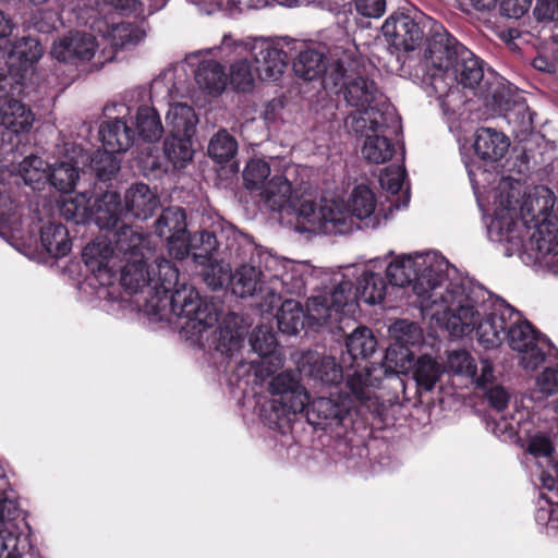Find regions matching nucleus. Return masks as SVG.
Here are the masks:
<instances>
[{
	"label": "nucleus",
	"instance_id": "obj_1",
	"mask_svg": "<svg viewBox=\"0 0 558 558\" xmlns=\"http://www.w3.org/2000/svg\"><path fill=\"white\" fill-rule=\"evenodd\" d=\"M484 291L466 288L456 281L448 286L447 301L442 305L446 329L454 337L470 336L473 331L485 349L499 347L506 339L508 322L518 316L510 305L487 304Z\"/></svg>",
	"mask_w": 558,
	"mask_h": 558
},
{
	"label": "nucleus",
	"instance_id": "obj_2",
	"mask_svg": "<svg viewBox=\"0 0 558 558\" xmlns=\"http://www.w3.org/2000/svg\"><path fill=\"white\" fill-rule=\"evenodd\" d=\"M155 265L156 268L150 270L154 281L147 300L153 314L169 307L178 318L186 319L182 328L192 333H202L218 322L217 304L203 300L194 287L180 283V271L174 263L157 257Z\"/></svg>",
	"mask_w": 558,
	"mask_h": 558
},
{
	"label": "nucleus",
	"instance_id": "obj_3",
	"mask_svg": "<svg viewBox=\"0 0 558 558\" xmlns=\"http://www.w3.org/2000/svg\"><path fill=\"white\" fill-rule=\"evenodd\" d=\"M423 268H416L417 263L410 256H402L390 262L386 268V278L391 286H412L413 292L429 305H444L447 301L448 286L456 281L449 279L447 264L434 262Z\"/></svg>",
	"mask_w": 558,
	"mask_h": 558
},
{
	"label": "nucleus",
	"instance_id": "obj_4",
	"mask_svg": "<svg viewBox=\"0 0 558 558\" xmlns=\"http://www.w3.org/2000/svg\"><path fill=\"white\" fill-rule=\"evenodd\" d=\"M155 233L166 240L169 255L182 260L192 255L194 262H205L218 246L215 232L199 230L187 231L186 213L181 207L163 208L154 225Z\"/></svg>",
	"mask_w": 558,
	"mask_h": 558
},
{
	"label": "nucleus",
	"instance_id": "obj_5",
	"mask_svg": "<svg viewBox=\"0 0 558 558\" xmlns=\"http://www.w3.org/2000/svg\"><path fill=\"white\" fill-rule=\"evenodd\" d=\"M60 215L75 225H86L94 221L107 234H112L128 226L122 216L125 209L118 192L106 191L101 195H89L81 192L74 197H64L59 206Z\"/></svg>",
	"mask_w": 558,
	"mask_h": 558
},
{
	"label": "nucleus",
	"instance_id": "obj_6",
	"mask_svg": "<svg viewBox=\"0 0 558 558\" xmlns=\"http://www.w3.org/2000/svg\"><path fill=\"white\" fill-rule=\"evenodd\" d=\"M112 241L121 253V259L125 265L120 268V282L124 291L135 294L143 288L150 289L151 278L147 260L151 256V247L148 236L134 230L131 226H124L113 233Z\"/></svg>",
	"mask_w": 558,
	"mask_h": 558
},
{
	"label": "nucleus",
	"instance_id": "obj_7",
	"mask_svg": "<svg viewBox=\"0 0 558 558\" xmlns=\"http://www.w3.org/2000/svg\"><path fill=\"white\" fill-rule=\"evenodd\" d=\"M269 392L271 400L262 411L271 428L281 429L288 426L308 405L310 393L299 376L291 371L275 376L269 383Z\"/></svg>",
	"mask_w": 558,
	"mask_h": 558
},
{
	"label": "nucleus",
	"instance_id": "obj_8",
	"mask_svg": "<svg viewBox=\"0 0 558 558\" xmlns=\"http://www.w3.org/2000/svg\"><path fill=\"white\" fill-rule=\"evenodd\" d=\"M545 195H529L521 205V216L529 228H535L531 236L532 250H535L538 257L545 258L558 254V222L553 221L555 197L547 187L541 189Z\"/></svg>",
	"mask_w": 558,
	"mask_h": 558
},
{
	"label": "nucleus",
	"instance_id": "obj_9",
	"mask_svg": "<svg viewBox=\"0 0 558 558\" xmlns=\"http://www.w3.org/2000/svg\"><path fill=\"white\" fill-rule=\"evenodd\" d=\"M456 85L477 89L478 95L497 100V90L493 89L488 78L485 77L483 60L468 48L462 50L458 62L447 72L445 78H436V82L433 83V92L437 98H442Z\"/></svg>",
	"mask_w": 558,
	"mask_h": 558
},
{
	"label": "nucleus",
	"instance_id": "obj_10",
	"mask_svg": "<svg viewBox=\"0 0 558 558\" xmlns=\"http://www.w3.org/2000/svg\"><path fill=\"white\" fill-rule=\"evenodd\" d=\"M359 300L356 284L342 278L329 295L319 294L307 300L306 311L310 327L318 329L339 322L341 314L350 312Z\"/></svg>",
	"mask_w": 558,
	"mask_h": 558
},
{
	"label": "nucleus",
	"instance_id": "obj_11",
	"mask_svg": "<svg viewBox=\"0 0 558 558\" xmlns=\"http://www.w3.org/2000/svg\"><path fill=\"white\" fill-rule=\"evenodd\" d=\"M435 29L433 35L426 39L422 62L424 64L423 82L430 86L436 78H445L447 72L458 62L462 50H465L451 34L444 27Z\"/></svg>",
	"mask_w": 558,
	"mask_h": 558
},
{
	"label": "nucleus",
	"instance_id": "obj_12",
	"mask_svg": "<svg viewBox=\"0 0 558 558\" xmlns=\"http://www.w3.org/2000/svg\"><path fill=\"white\" fill-rule=\"evenodd\" d=\"M506 339L509 347L520 353V364L524 369L535 371L545 362V347L550 340L537 330L531 322L522 319L520 313L508 322Z\"/></svg>",
	"mask_w": 558,
	"mask_h": 558
},
{
	"label": "nucleus",
	"instance_id": "obj_13",
	"mask_svg": "<svg viewBox=\"0 0 558 558\" xmlns=\"http://www.w3.org/2000/svg\"><path fill=\"white\" fill-rule=\"evenodd\" d=\"M381 31L387 43L397 51H414L425 38L421 21L416 16L400 11L387 17Z\"/></svg>",
	"mask_w": 558,
	"mask_h": 558
},
{
	"label": "nucleus",
	"instance_id": "obj_14",
	"mask_svg": "<svg viewBox=\"0 0 558 558\" xmlns=\"http://www.w3.org/2000/svg\"><path fill=\"white\" fill-rule=\"evenodd\" d=\"M327 81H331L335 87L341 85L343 97L348 105L361 111L364 110L367 118L377 117L380 113L367 111L378 93L376 83L373 80L365 76H356L348 80L347 70L342 62L338 60L335 64V69L328 75Z\"/></svg>",
	"mask_w": 558,
	"mask_h": 558
},
{
	"label": "nucleus",
	"instance_id": "obj_15",
	"mask_svg": "<svg viewBox=\"0 0 558 558\" xmlns=\"http://www.w3.org/2000/svg\"><path fill=\"white\" fill-rule=\"evenodd\" d=\"M355 130L361 133L367 129L372 134H365V142L362 148L364 158L373 163L379 165L390 160L395 155V146L386 135L388 128L383 113L378 117H361L355 120Z\"/></svg>",
	"mask_w": 558,
	"mask_h": 558
},
{
	"label": "nucleus",
	"instance_id": "obj_16",
	"mask_svg": "<svg viewBox=\"0 0 558 558\" xmlns=\"http://www.w3.org/2000/svg\"><path fill=\"white\" fill-rule=\"evenodd\" d=\"M112 234H106L104 240L88 243L82 251V259L87 269L102 283L109 284L117 277L114 259L121 258L116 248Z\"/></svg>",
	"mask_w": 558,
	"mask_h": 558
},
{
	"label": "nucleus",
	"instance_id": "obj_17",
	"mask_svg": "<svg viewBox=\"0 0 558 558\" xmlns=\"http://www.w3.org/2000/svg\"><path fill=\"white\" fill-rule=\"evenodd\" d=\"M350 414L348 396L317 397L312 402L308 400L304 415L306 421L320 428L340 426Z\"/></svg>",
	"mask_w": 558,
	"mask_h": 558
},
{
	"label": "nucleus",
	"instance_id": "obj_18",
	"mask_svg": "<svg viewBox=\"0 0 558 558\" xmlns=\"http://www.w3.org/2000/svg\"><path fill=\"white\" fill-rule=\"evenodd\" d=\"M299 366L301 373L322 386L337 387L344 378L343 367L335 357L322 356L314 351L303 353Z\"/></svg>",
	"mask_w": 558,
	"mask_h": 558
},
{
	"label": "nucleus",
	"instance_id": "obj_19",
	"mask_svg": "<svg viewBox=\"0 0 558 558\" xmlns=\"http://www.w3.org/2000/svg\"><path fill=\"white\" fill-rule=\"evenodd\" d=\"M306 291V281L303 267L290 260L289 267L283 269L275 278L271 286L267 287L265 306L274 310L283 299L284 294L302 295Z\"/></svg>",
	"mask_w": 558,
	"mask_h": 558
},
{
	"label": "nucleus",
	"instance_id": "obj_20",
	"mask_svg": "<svg viewBox=\"0 0 558 558\" xmlns=\"http://www.w3.org/2000/svg\"><path fill=\"white\" fill-rule=\"evenodd\" d=\"M95 50L96 39L93 35L74 32L54 43L51 53L61 62L89 61L93 59Z\"/></svg>",
	"mask_w": 558,
	"mask_h": 558
},
{
	"label": "nucleus",
	"instance_id": "obj_21",
	"mask_svg": "<svg viewBox=\"0 0 558 558\" xmlns=\"http://www.w3.org/2000/svg\"><path fill=\"white\" fill-rule=\"evenodd\" d=\"M230 286L232 293L239 298L257 295L263 301L262 306H265V295L267 292V284L263 280L262 269L251 260L242 263L231 274Z\"/></svg>",
	"mask_w": 558,
	"mask_h": 558
},
{
	"label": "nucleus",
	"instance_id": "obj_22",
	"mask_svg": "<svg viewBox=\"0 0 558 558\" xmlns=\"http://www.w3.org/2000/svg\"><path fill=\"white\" fill-rule=\"evenodd\" d=\"M177 126L180 132L181 125L178 123ZM182 126L183 134L172 132L163 142V157L166 162H170L174 169L185 168L194 155L191 141L194 124L191 121H184Z\"/></svg>",
	"mask_w": 558,
	"mask_h": 558
},
{
	"label": "nucleus",
	"instance_id": "obj_23",
	"mask_svg": "<svg viewBox=\"0 0 558 558\" xmlns=\"http://www.w3.org/2000/svg\"><path fill=\"white\" fill-rule=\"evenodd\" d=\"M377 347V339L373 331L360 326L351 332L345 339V351L341 353V360L347 367H360V361H366L371 357Z\"/></svg>",
	"mask_w": 558,
	"mask_h": 558
},
{
	"label": "nucleus",
	"instance_id": "obj_24",
	"mask_svg": "<svg viewBox=\"0 0 558 558\" xmlns=\"http://www.w3.org/2000/svg\"><path fill=\"white\" fill-rule=\"evenodd\" d=\"M21 515L20 509L16 518L0 519V558H23L32 548L28 537L19 531Z\"/></svg>",
	"mask_w": 558,
	"mask_h": 558
},
{
	"label": "nucleus",
	"instance_id": "obj_25",
	"mask_svg": "<svg viewBox=\"0 0 558 558\" xmlns=\"http://www.w3.org/2000/svg\"><path fill=\"white\" fill-rule=\"evenodd\" d=\"M159 205V198L145 183H134L125 192L124 209L137 219H147Z\"/></svg>",
	"mask_w": 558,
	"mask_h": 558
},
{
	"label": "nucleus",
	"instance_id": "obj_26",
	"mask_svg": "<svg viewBox=\"0 0 558 558\" xmlns=\"http://www.w3.org/2000/svg\"><path fill=\"white\" fill-rule=\"evenodd\" d=\"M509 146V138L501 132L489 128H481L476 131L474 151L484 161L500 160Z\"/></svg>",
	"mask_w": 558,
	"mask_h": 558
},
{
	"label": "nucleus",
	"instance_id": "obj_27",
	"mask_svg": "<svg viewBox=\"0 0 558 558\" xmlns=\"http://www.w3.org/2000/svg\"><path fill=\"white\" fill-rule=\"evenodd\" d=\"M255 71L263 81H277L290 62L287 52L267 45L254 53Z\"/></svg>",
	"mask_w": 558,
	"mask_h": 558
},
{
	"label": "nucleus",
	"instance_id": "obj_28",
	"mask_svg": "<svg viewBox=\"0 0 558 558\" xmlns=\"http://www.w3.org/2000/svg\"><path fill=\"white\" fill-rule=\"evenodd\" d=\"M99 136L104 148L117 154L126 151L134 142L133 130L119 118L101 123Z\"/></svg>",
	"mask_w": 558,
	"mask_h": 558
},
{
	"label": "nucleus",
	"instance_id": "obj_29",
	"mask_svg": "<svg viewBox=\"0 0 558 558\" xmlns=\"http://www.w3.org/2000/svg\"><path fill=\"white\" fill-rule=\"evenodd\" d=\"M294 74L304 81L320 78L327 73L326 54L316 48L301 50L292 61Z\"/></svg>",
	"mask_w": 558,
	"mask_h": 558
},
{
	"label": "nucleus",
	"instance_id": "obj_30",
	"mask_svg": "<svg viewBox=\"0 0 558 558\" xmlns=\"http://www.w3.org/2000/svg\"><path fill=\"white\" fill-rule=\"evenodd\" d=\"M43 248L53 258H62L72 250L69 230L62 223L48 222L40 229Z\"/></svg>",
	"mask_w": 558,
	"mask_h": 558
},
{
	"label": "nucleus",
	"instance_id": "obj_31",
	"mask_svg": "<svg viewBox=\"0 0 558 558\" xmlns=\"http://www.w3.org/2000/svg\"><path fill=\"white\" fill-rule=\"evenodd\" d=\"M236 250H241L244 255L250 254L251 262L257 266V269H262L263 280L267 286H271L275 278L290 265L289 259L279 258L253 244L239 246Z\"/></svg>",
	"mask_w": 558,
	"mask_h": 558
},
{
	"label": "nucleus",
	"instance_id": "obj_32",
	"mask_svg": "<svg viewBox=\"0 0 558 558\" xmlns=\"http://www.w3.org/2000/svg\"><path fill=\"white\" fill-rule=\"evenodd\" d=\"M34 122V114L23 102L8 98L2 105L0 124L13 133L27 132Z\"/></svg>",
	"mask_w": 558,
	"mask_h": 558
},
{
	"label": "nucleus",
	"instance_id": "obj_33",
	"mask_svg": "<svg viewBox=\"0 0 558 558\" xmlns=\"http://www.w3.org/2000/svg\"><path fill=\"white\" fill-rule=\"evenodd\" d=\"M195 81L208 95L219 96L227 86L228 76L222 64L215 60H204L197 66Z\"/></svg>",
	"mask_w": 558,
	"mask_h": 558
},
{
	"label": "nucleus",
	"instance_id": "obj_34",
	"mask_svg": "<svg viewBox=\"0 0 558 558\" xmlns=\"http://www.w3.org/2000/svg\"><path fill=\"white\" fill-rule=\"evenodd\" d=\"M264 203L274 211H281L286 207H294L292 199V184L283 175L272 177L260 192Z\"/></svg>",
	"mask_w": 558,
	"mask_h": 558
},
{
	"label": "nucleus",
	"instance_id": "obj_35",
	"mask_svg": "<svg viewBox=\"0 0 558 558\" xmlns=\"http://www.w3.org/2000/svg\"><path fill=\"white\" fill-rule=\"evenodd\" d=\"M293 205L294 207L292 208L296 211L298 221L303 225H308V227H304V229L308 231L315 230L319 227L320 220H324L325 227H327V223H331L333 229L343 232V229L340 228L343 221L337 218L331 209L328 210V214L325 211V208H322L318 213L316 203L312 199L302 201L299 205L293 201Z\"/></svg>",
	"mask_w": 558,
	"mask_h": 558
},
{
	"label": "nucleus",
	"instance_id": "obj_36",
	"mask_svg": "<svg viewBox=\"0 0 558 558\" xmlns=\"http://www.w3.org/2000/svg\"><path fill=\"white\" fill-rule=\"evenodd\" d=\"M444 374V367L429 355L420 356L414 365L413 378L415 380L416 391L429 392L435 388Z\"/></svg>",
	"mask_w": 558,
	"mask_h": 558
},
{
	"label": "nucleus",
	"instance_id": "obj_37",
	"mask_svg": "<svg viewBox=\"0 0 558 558\" xmlns=\"http://www.w3.org/2000/svg\"><path fill=\"white\" fill-rule=\"evenodd\" d=\"M278 329L286 335H296L304 327V311L299 301H281L276 315Z\"/></svg>",
	"mask_w": 558,
	"mask_h": 558
},
{
	"label": "nucleus",
	"instance_id": "obj_38",
	"mask_svg": "<svg viewBox=\"0 0 558 558\" xmlns=\"http://www.w3.org/2000/svg\"><path fill=\"white\" fill-rule=\"evenodd\" d=\"M387 282L380 274L364 270L356 280L359 299L366 304H376L384 300Z\"/></svg>",
	"mask_w": 558,
	"mask_h": 558
},
{
	"label": "nucleus",
	"instance_id": "obj_39",
	"mask_svg": "<svg viewBox=\"0 0 558 558\" xmlns=\"http://www.w3.org/2000/svg\"><path fill=\"white\" fill-rule=\"evenodd\" d=\"M135 126L137 134L146 142L158 141L162 133L163 126L157 110L149 106H140L135 117Z\"/></svg>",
	"mask_w": 558,
	"mask_h": 558
},
{
	"label": "nucleus",
	"instance_id": "obj_40",
	"mask_svg": "<svg viewBox=\"0 0 558 558\" xmlns=\"http://www.w3.org/2000/svg\"><path fill=\"white\" fill-rule=\"evenodd\" d=\"M218 245H220L219 242ZM218 248L219 246L213 251L207 260L203 263L195 262L203 267L201 275L204 282L214 291L221 289L227 281L230 282L231 277V268L229 264L218 262V259L215 257Z\"/></svg>",
	"mask_w": 558,
	"mask_h": 558
},
{
	"label": "nucleus",
	"instance_id": "obj_41",
	"mask_svg": "<svg viewBox=\"0 0 558 558\" xmlns=\"http://www.w3.org/2000/svg\"><path fill=\"white\" fill-rule=\"evenodd\" d=\"M116 153L98 149L90 157V169L97 182L107 183L119 172L121 160L114 155Z\"/></svg>",
	"mask_w": 558,
	"mask_h": 558
},
{
	"label": "nucleus",
	"instance_id": "obj_42",
	"mask_svg": "<svg viewBox=\"0 0 558 558\" xmlns=\"http://www.w3.org/2000/svg\"><path fill=\"white\" fill-rule=\"evenodd\" d=\"M238 153V142L226 130L218 131L209 141L208 156L219 165L229 162Z\"/></svg>",
	"mask_w": 558,
	"mask_h": 558
},
{
	"label": "nucleus",
	"instance_id": "obj_43",
	"mask_svg": "<svg viewBox=\"0 0 558 558\" xmlns=\"http://www.w3.org/2000/svg\"><path fill=\"white\" fill-rule=\"evenodd\" d=\"M376 205V196L368 186L360 184L353 189L349 199V208L354 217L360 220L371 217Z\"/></svg>",
	"mask_w": 558,
	"mask_h": 558
},
{
	"label": "nucleus",
	"instance_id": "obj_44",
	"mask_svg": "<svg viewBox=\"0 0 558 558\" xmlns=\"http://www.w3.org/2000/svg\"><path fill=\"white\" fill-rule=\"evenodd\" d=\"M48 180L59 192L69 193L78 180V169L71 162L61 161L51 167Z\"/></svg>",
	"mask_w": 558,
	"mask_h": 558
},
{
	"label": "nucleus",
	"instance_id": "obj_45",
	"mask_svg": "<svg viewBox=\"0 0 558 558\" xmlns=\"http://www.w3.org/2000/svg\"><path fill=\"white\" fill-rule=\"evenodd\" d=\"M43 56L41 44L32 37L16 39L11 47L10 57L19 59L25 64L37 62Z\"/></svg>",
	"mask_w": 558,
	"mask_h": 558
},
{
	"label": "nucleus",
	"instance_id": "obj_46",
	"mask_svg": "<svg viewBox=\"0 0 558 558\" xmlns=\"http://www.w3.org/2000/svg\"><path fill=\"white\" fill-rule=\"evenodd\" d=\"M20 513V505L16 493L11 488V484L0 469V519H14Z\"/></svg>",
	"mask_w": 558,
	"mask_h": 558
},
{
	"label": "nucleus",
	"instance_id": "obj_47",
	"mask_svg": "<svg viewBox=\"0 0 558 558\" xmlns=\"http://www.w3.org/2000/svg\"><path fill=\"white\" fill-rule=\"evenodd\" d=\"M270 174V166L262 159H252L247 162L243 171L244 186L254 191L264 189L265 180Z\"/></svg>",
	"mask_w": 558,
	"mask_h": 558
},
{
	"label": "nucleus",
	"instance_id": "obj_48",
	"mask_svg": "<svg viewBox=\"0 0 558 558\" xmlns=\"http://www.w3.org/2000/svg\"><path fill=\"white\" fill-rule=\"evenodd\" d=\"M136 162L142 174L147 178L157 179L167 171L166 159L159 155L158 150L149 149L142 153Z\"/></svg>",
	"mask_w": 558,
	"mask_h": 558
},
{
	"label": "nucleus",
	"instance_id": "obj_49",
	"mask_svg": "<svg viewBox=\"0 0 558 558\" xmlns=\"http://www.w3.org/2000/svg\"><path fill=\"white\" fill-rule=\"evenodd\" d=\"M230 83L239 92H248L253 88L254 76L250 61L242 59L231 64Z\"/></svg>",
	"mask_w": 558,
	"mask_h": 558
},
{
	"label": "nucleus",
	"instance_id": "obj_50",
	"mask_svg": "<svg viewBox=\"0 0 558 558\" xmlns=\"http://www.w3.org/2000/svg\"><path fill=\"white\" fill-rule=\"evenodd\" d=\"M372 374L367 365L347 375L345 386L357 400H367V388L372 386Z\"/></svg>",
	"mask_w": 558,
	"mask_h": 558
},
{
	"label": "nucleus",
	"instance_id": "obj_51",
	"mask_svg": "<svg viewBox=\"0 0 558 558\" xmlns=\"http://www.w3.org/2000/svg\"><path fill=\"white\" fill-rule=\"evenodd\" d=\"M250 344L254 352L262 356L271 354L277 348V339L271 329L256 327L250 336Z\"/></svg>",
	"mask_w": 558,
	"mask_h": 558
},
{
	"label": "nucleus",
	"instance_id": "obj_52",
	"mask_svg": "<svg viewBox=\"0 0 558 558\" xmlns=\"http://www.w3.org/2000/svg\"><path fill=\"white\" fill-rule=\"evenodd\" d=\"M216 350L231 356L241 344V335L236 328L229 325H220L216 331Z\"/></svg>",
	"mask_w": 558,
	"mask_h": 558
},
{
	"label": "nucleus",
	"instance_id": "obj_53",
	"mask_svg": "<svg viewBox=\"0 0 558 558\" xmlns=\"http://www.w3.org/2000/svg\"><path fill=\"white\" fill-rule=\"evenodd\" d=\"M448 365L456 374L465 375L471 378L475 377L477 374L475 360L465 350L451 352L448 355Z\"/></svg>",
	"mask_w": 558,
	"mask_h": 558
},
{
	"label": "nucleus",
	"instance_id": "obj_54",
	"mask_svg": "<svg viewBox=\"0 0 558 558\" xmlns=\"http://www.w3.org/2000/svg\"><path fill=\"white\" fill-rule=\"evenodd\" d=\"M554 445L549 436L536 434L532 436L527 444V452L535 458H549L554 453Z\"/></svg>",
	"mask_w": 558,
	"mask_h": 558
},
{
	"label": "nucleus",
	"instance_id": "obj_55",
	"mask_svg": "<svg viewBox=\"0 0 558 558\" xmlns=\"http://www.w3.org/2000/svg\"><path fill=\"white\" fill-rule=\"evenodd\" d=\"M404 173L400 169L386 168L380 177L379 182L383 189L391 194H398L403 185Z\"/></svg>",
	"mask_w": 558,
	"mask_h": 558
},
{
	"label": "nucleus",
	"instance_id": "obj_56",
	"mask_svg": "<svg viewBox=\"0 0 558 558\" xmlns=\"http://www.w3.org/2000/svg\"><path fill=\"white\" fill-rule=\"evenodd\" d=\"M355 10L365 17L378 19L386 11V0H355Z\"/></svg>",
	"mask_w": 558,
	"mask_h": 558
},
{
	"label": "nucleus",
	"instance_id": "obj_57",
	"mask_svg": "<svg viewBox=\"0 0 558 558\" xmlns=\"http://www.w3.org/2000/svg\"><path fill=\"white\" fill-rule=\"evenodd\" d=\"M534 15L539 22L558 20V0H537Z\"/></svg>",
	"mask_w": 558,
	"mask_h": 558
},
{
	"label": "nucleus",
	"instance_id": "obj_58",
	"mask_svg": "<svg viewBox=\"0 0 558 558\" xmlns=\"http://www.w3.org/2000/svg\"><path fill=\"white\" fill-rule=\"evenodd\" d=\"M537 386L548 396L558 391V367H546L537 378Z\"/></svg>",
	"mask_w": 558,
	"mask_h": 558
},
{
	"label": "nucleus",
	"instance_id": "obj_59",
	"mask_svg": "<svg viewBox=\"0 0 558 558\" xmlns=\"http://www.w3.org/2000/svg\"><path fill=\"white\" fill-rule=\"evenodd\" d=\"M485 396L489 405L498 412L507 409L510 401L508 391L499 385L489 388Z\"/></svg>",
	"mask_w": 558,
	"mask_h": 558
},
{
	"label": "nucleus",
	"instance_id": "obj_60",
	"mask_svg": "<svg viewBox=\"0 0 558 558\" xmlns=\"http://www.w3.org/2000/svg\"><path fill=\"white\" fill-rule=\"evenodd\" d=\"M121 15L130 16L142 11V2L140 0H105Z\"/></svg>",
	"mask_w": 558,
	"mask_h": 558
},
{
	"label": "nucleus",
	"instance_id": "obj_61",
	"mask_svg": "<svg viewBox=\"0 0 558 558\" xmlns=\"http://www.w3.org/2000/svg\"><path fill=\"white\" fill-rule=\"evenodd\" d=\"M477 388L485 389L486 385L494 380V366L488 360H482L481 375L473 377Z\"/></svg>",
	"mask_w": 558,
	"mask_h": 558
},
{
	"label": "nucleus",
	"instance_id": "obj_62",
	"mask_svg": "<svg viewBox=\"0 0 558 558\" xmlns=\"http://www.w3.org/2000/svg\"><path fill=\"white\" fill-rule=\"evenodd\" d=\"M533 66L542 72L556 73L557 64L554 61L548 60L544 56H538L533 60Z\"/></svg>",
	"mask_w": 558,
	"mask_h": 558
},
{
	"label": "nucleus",
	"instance_id": "obj_63",
	"mask_svg": "<svg viewBox=\"0 0 558 558\" xmlns=\"http://www.w3.org/2000/svg\"><path fill=\"white\" fill-rule=\"evenodd\" d=\"M13 211V203L10 197L3 194H0V219H8L11 217Z\"/></svg>",
	"mask_w": 558,
	"mask_h": 558
},
{
	"label": "nucleus",
	"instance_id": "obj_64",
	"mask_svg": "<svg viewBox=\"0 0 558 558\" xmlns=\"http://www.w3.org/2000/svg\"><path fill=\"white\" fill-rule=\"evenodd\" d=\"M43 159L37 156H28L24 158V160L21 162V169L22 171L28 172L29 168H33L35 170H40L43 168Z\"/></svg>",
	"mask_w": 558,
	"mask_h": 558
}]
</instances>
